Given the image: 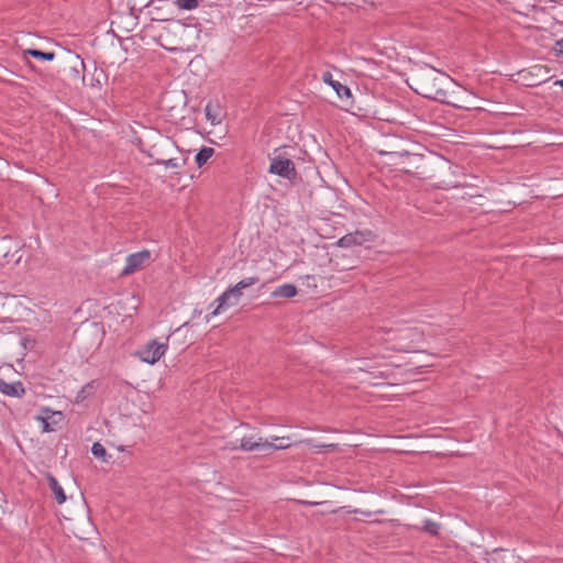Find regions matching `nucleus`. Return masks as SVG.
I'll return each instance as SVG.
<instances>
[{"label": "nucleus", "mask_w": 563, "mask_h": 563, "mask_svg": "<svg viewBox=\"0 0 563 563\" xmlns=\"http://www.w3.org/2000/svg\"><path fill=\"white\" fill-rule=\"evenodd\" d=\"M258 282H260V278L257 276H253V277L243 278L242 280H240L238 283V285H239V288L245 289L247 287H251V286L257 284Z\"/></svg>", "instance_id": "393cba45"}, {"label": "nucleus", "mask_w": 563, "mask_h": 563, "mask_svg": "<svg viewBox=\"0 0 563 563\" xmlns=\"http://www.w3.org/2000/svg\"><path fill=\"white\" fill-rule=\"evenodd\" d=\"M151 252L148 250H142L140 252L130 254L126 257V265L123 268L121 275H131L143 267V265L151 261Z\"/></svg>", "instance_id": "6e6552de"}, {"label": "nucleus", "mask_w": 563, "mask_h": 563, "mask_svg": "<svg viewBox=\"0 0 563 563\" xmlns=\"http://www.w3.org/2000/svg\"><path fill=\"white\" fill-rule=\"evenodd\" d=\"M352 512H354V514H363V515H365V516H367V517H368V516H371V512H369V511H366V512H365V511H362V510H360V509H354V510H352Z\"/></svg>", "instance_id": "c756f323"}, {"label": "nucleus", "mask_w": 563, "mask_h": 563, "mask_svg": "<svg viewBox=\"0 0 563 563\" xmlns=\"http://www.w3.org/2000/svg\"><path fill=\"white\" fill-rule=\"evenodd\" d=\"M227 291L233 299L234 303H238V301L240 300V298L242 296V288H239V285L236 284L235 286L227 289Z\"/></svg>", "instance_id": "a878e982"}, {"label": "nucleus", "mask_w": 563, "mask_h": 563, "mask_svg": "<svg viewBox=\"0 0 563 563\" xmlns=\"http://www.w3.org/2000/svg\"><path fill=\"white\" fill-rule=\"evenodd\" d=\"M415 82L416 91L423 98L452 104L449 100L448 87L454 85V80L449 75L427 66L416 74Z\"/></svg>", "instance_id": "f257e3e1"}, {"label": "nucleus", "mask_w": 563, "mask_h": 563, "mask_svg": "<svg viewBox=\"0 0 563 563\" xmlns=\"http://www.w3.org/2000/svg\"><path fill=\"white\" fill-rule=\"evenodd\" d=\"M140 150L143 152V153H146L147 156L152 159H154L155 164L157 165H164L166 168H172V169H179L181 168L183 166L186 165L187 163V158L186 157H170V158H166L165 155H157V150H158V145H152L150 147V150L145 151L142 146L140 147Z\"/></svg>", "instance_id": "0eeeda50"}, {"label": "nucleus", "mask_w": 563, "mask_h": 563, "mask_svg": "<svg viewBox=\"0 0 563 563\" xmlns=\"http://www.w3.org/2000/svg\"><path fill=\"white\" fill-rule=\"evenodd\" d=\"M167 347V343H158L156 340H151L139 352V355L143 362L153 365L164 356Z\"/></svg>", "instance_id": "423d86ee"}, {"label": "nucleus", "mask_w": 563, "mask_h": 563, "mask_svg": "<svg viewBox=\"0 0 563 563\" xmlns=\"http://www.w3.org/2000/svg\"><path fill=\"white\" fill-rule=\"evenodd\" d=\"M289 438L286 437H272V441H268V450H286L292 446V443L288 442Z\"/></svg>", "instance_id": "6ab92c4d"}, {"label": "nucleus", "mask_w": 563, "mask_h": 563, "mask_svg": "<svg viewBox=\"0 0 563 563\" xmlns=\"http://www.w3.org/2000/svg\"><path fill=\"white\" fill-rule=\"evenodd\" d=\"M205 110H206V117H207V119L211 122V124H218V123H220V119L218 118V115H217V114H213V113L211 112V106H210V104H207V107H206V109H205Z\"/></svg>", "instance_id": "cd10ccee"}, {"label": "nucleus", "mask_w": 563, "mask_h": 563, "mask_svg": "<svg viewBox=\"0 0 563 563\" xmlns=\"http://www.w3.org/2000/svg\"><path fill=\"white\" fill-rule=\"evenodd\" d=\"M310 506L317 505V503H307Z\"/></svg>", "instance_id": "2f4dec72"}, {"label": "nucleus", "mask_w": 563, "mask_h": 563, "mask_svg": "<svg viewBox=\"0 0 563 563\" xmlns=\"http://www.w3.org/2000/svg\"><path fill=\"white\" fill-rule=\"evenodd\" d=\"M299 443H303L309 448H317V449L334 450V448H335V444H314L313 440H311V439L301 440V441H299Z\"/></svg>", "instance_id": "b1692460"}, {"label": "nucleus", "mask_w": 563, "mask_h": 563, "mask_svg": "<svg viewBox=\"0 0 563 563\" xmlns=\"http://www.w3.org/2000/svg\"><path fill=\"white\" fill-rule=\"evenodd\" d=\"M155 145H158L157 155H163L161 153V148H173L175 147V144L169 139L161 137L159 142Z\"/></svg>", "instance_id": "bb28decb"}, {"label": "nucleus", "mask_w": 563, "mask_h": 563, "mask_svg": "<svg viewBox=\"0 0 563 563\" xmlns=\"http://www.w3.org/2000/svg\"><path fill=\"white\" fill-rule=\"evenodd\" d=\"M46 479L57 504H64L66 501V495L63 487L59 485L58 481L51 473L46 475Z\"/></svg>", "instance_id": "ddd939ff"}, {"label": "nucleus", "mask_w": 563, "mask_h": 563, "mask_svg": "<svg viewBox=\"0 0 563 563\" xmlns=\"http://www.w3.org/2000/svg\"><path fill=\"white\" fill-rule=\"evenodd\" d=\"M554 51L556 53V56L563 58V38L558 40L554 44Z\"/></svg>", "instance_id": "c85d7f7f"}, {"label": "nucleus", "mask_w": 563, "mask_h": 563, "mask_svg": "<svg viewBox=\"0 0 563 563\" xmlns=\"http://www.w3.org/2000/svg\"><path fill=\"white\" fill-rule=\"evenodd\" d=\"M376 238V233L369 229L356 230L340 238L336 245L345 249L361 246L364 243L374 242Z\"/></svg>", "instance_id": "20e7f679"}, {"label": "nucleus", "mask_w": 563, "mask_h": 563, "mask_svg": "<svg viewBox=\"0 0 563 563\" xmlns=\"http://www.w3.org/2000/svg\"><path fill=\"white\" fill-rule=\"evenodd\" d=\"M214 302H218V306L210 313V316H217L222 309L235 305L227 290L221 294Z\"/></svg>", "instance_id": "f3484780"}, {"label": "nucleus", "mask_w": 563, "mask_h": 563, "mask_svg": "<svg viewBox=\"0 0 563 563\" xmlns=\"http://www.w3.org/2000/svg\"><path fill=\"white\" fill-rule=\"evenodd\" d=\"M19 244L9 235L0 236V266L18 263Z\"/></svg>", "instance_id": "39448f33"}, {"label": "nucleus", "mask_w": 563, "mask_h": 563, "mask_svg": "<svg viewBox=\"0 0 563 563\" xmlns=\"http://www.w3.org/2000/svg\"><path fill=\"white\" fill-rule=\"evenodd\" d=\"M413 529L423 531L432 537H438L440 533L441 526L440 523L432 521L430 519L423 520V523L421 527L415 526Z\"/></svg>", "instance_id": "2eb2a0df"}, {"label": "nucleus", "mask_w": 563, "mask_h": 563, "mask_svg": "<svg viewBox=\"0 0 563 563\" xmlns=\"http://www.w3.org/2000/svg\"><path fill=\"white\" fill-rule=\"evenodd\" d=\"M180 99H181L183 104L185 106L186 104V93L184 90L180 91Z\"/></svg>", "instance_id": "7c9ffc66"}, {"label": "nucleus", "mask_w": 563, "mask_h": 563, "mask_svg": "<svg viewBox=\"0 0 563 563\" xmlns=\"http://www.w3.org/2000/svg\"><path fill=\"white\" fill-rule=\"evenodd\" d=\"M268 172L290 181H295L298 178L295 163L291 159L280 155L271 158Z\"/></svg>", "instance_id": "7ed1b4c3"}, {"label": "nucleus", "mask_w": 563, "mask_h": 563, "mask_svg": "<svg viewBox=\"0 0 563 563\" xmlns=\"http://www.w3.org/2000/svg\"><path fill=\"white\" fill-rule=\"evenodd\" d=\"M59 416V418H63V413L60 411H53L49 408H43L42 415L36 417V420H38L42 423V432L48 433L54 431L53 424H56L57 421L53 420L49 421L54 416Z\"/></svg>", "instance_id": "9b49d317"}, {"label": "nucleus", "mask_w": 563, "mask_h": 563, "mask_svg": "<svg viewBox=\"0 0 563 563\" xmlns=\"http://www.w3.org/2000/svg\"><path fill=\"white\" fill-rule=\"evenodd\" d=\"M175 4L181 10H192L199 4V0H176Z\"/></svg>", "instance_id": "5701e85b"}, {"label": "nucleus", "mask_w": 563, "mask_h": 563, "mask_svg": "<svg viewBox=\"0 0 563 563\" xmlns=\"http://www.w3.org/2000/svg\"><path fill=\"white\" fill-rule=\"evenodd\" d=\"M298 294V289L292 284H284L278 286L273 292L274 298H292Z\"/></svg>", "instance_id": "4468645a"}, {"label": "nucleus", "mask_w": 563, "mask_h": 563, "mask_svg": "<svg viewBox=\"0 0 563 563\" xmlns=\"http://www.w3.org/2000/svg\"><path fill=\"white\" fill-rule=\"evenodd\" d=\"M384 154L390 156L395 165H399V170L409 174L420 176L423 175V161L424 155L410 153L408 151L401 152H385Z\"/></svg>", "instance_id": "f03ea898"}, {"label": "nucleus", "mask_w": 563, "mask_h": 563, "mask_svg": "<svg viewBox=\"0 0 563 563\" xmlns=\"http://www.w3.org/2000/svg\"><path fill=\"white\" fill-rule=\"evenodd\" d=\"M214 154V150L212 147L202 146L199 152L195 156V162L198 167H202L209 158Z\"/></svg>", "instance_id": "a211bd4d"}, {"label": "nucleus", "mask_w": 563, "mask_h": 563, "mask_svg": "<svg viewBox=\"0 0 563 563\" xmlns=\"http://www.w3.org/2000/svg\"><path fill=\"white\" fill-rule=\"evenodd\" d=\"M91 453L96 459H99L106 463H108L111 459V455L107 453V450L100 442H95L92 444Z\"/></svg>", "instance_id": "aec40b11"}, {"label": "nucleus", "mask_w": 563, "mask_h": 563, "mask_svg": "<svg viewBox=\"0 0 563 563\" xmlns=\"http://www.w3.org/2000/svg\"><path fill=\"white\" fill-rule=\"evenodd\" d=\"M23 55L25 57L26 56H32L33 58L41 59V60H46V62H52L55 58V53L54 52H43V51L37 49V48H27V49H25L23 52Z\"/></svg>", "instance_id": "dca6fc26"}, {"label": "nucleus", "mask_w": 563, "mask_h": 563, "mask_svg": "<svg viewBox=\"0 0 563 563\" xmlns=\"http://www.w3.org/2000/svg\"><path fill=\"white\" fill-rule=\"evenodd\" d=\"M93 382L86 384L77 394L76 402H81L87 399L90 395H92Z\"/></svg>", "instance_id": "412c9836"}, {"label": "nucleus", "mask_w": 563, "mask_h": 563, "mask_svg": "<svg viewBox=\"0 0 563 563\" xmlns=\"http://www.w3.org/2000/svg\"><path fill=\"white\" fill-rule=\"evenodd\" d=\"M268 441H262V438H258V440H254L253 437H244L241 439L239 446H233V450H242L246 452L255 451V450H268Z\"/></svg>", "instance_id": "9d476101"}, {"label": "nucleus", "mask_w": 563, "mask_h": 563, "mask_svg": "<svg viewBox=\"0 0 563 563\" xmlns=\"http://www.w3.org/2000/svg\"><path fill=\"white\" fill-rule=\"evenodd\" d=\"M85 63L80 58V56L75 55L74 56V65L71 66V71L75 74V77L81 78L82 81H85V76H80V69H85Z\"/></svg>", "instance_id": "4be33fe9"}, {"label": "nucleus", "mask_w": 563, "mask_h": 563, "mask_svg": "<svg viewBox=\"0 0 563 563\" xmlns=\"http://www.w3.org/2000/svg\"><path fill=\"white\" fill-rule=\"evenodd\" d=\"M322 81L333 88L340 99L352 98V92L349 87L342 85L340 81L334 80L330 71H324L321 77Z\"/></svg>", "instance_id": "1a4fd4ad"}, {"label": "nucleus", "mask_w": 563, "mask_h": 563, "mask_svg": "<svg viewBox=\"0 0 563 563\" xmlns=\"http://www.w3.org/2000/svg\"><path fill=\"white\" fill-rule=\"evenodd\" d=\"M0 391L9 397H22L25 394V388L21 382L7 383L0 378Z\"/></svg>", "instance_id": "f8f14e48"}]
</instances>
